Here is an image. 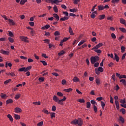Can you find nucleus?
<instances>
[{
  "label": "nucleus",
  "instance_id": "nucleus-48",
  "mask_svg": "<svg viewBox=\"0 0 126 126\" xmlns=\"http://www.w3.org/2000/svg\"><path fill=\"white\" fill-rule=\"evenodd\" d=\"M120 1V0H112L111 2L112 3H118Z\"/></svg>",
  "mask_w": 126,
  "mask_h": 126
},
{
  "label": "nucleus",
  "instance_id": "nucleus-53",
  "mask_svg": "<svg viewBox=\"0 0 126 126\" xmlns=\"http://www.w3.org/2000/svg\"><path fill=\"white\" fill-rule=\"evenodd\" d=\"M94 71L97 75H99V74H100V72L98 69L95 68Z\"/></svg>",
  "mask_w": 126,
  "mask_h": 126
},
{
  "label": "nucleus",
  "instance_id": "nucleus-56",
  "mask_svg": "<svg viewBox=\"0 0 126 126\" xmlns=\"http://www.w3.org/2000/svg\"><path fill=\"white\" fill-rule=\"evenodd\" d=\"M56 110H57V107H56V106L53 105L52 107V112H55Z\"/></svg>",
  "mask_w": 126,
  "mask_h": 126
},
{
  "label": "nucleus",
  "instance_id": "nucleus-45",
  "mask_svg": "<svg viewBox=\"0 0 126 126\" xmlns=\"http://www.w3.org/2000/svg\"><path fill=\"white\" fill-rule=\"evenodd\" d=\"M20 96H21L20 94H15V99L16 100L19 99V98H20Z\"/></svg>",
  "mask_w": 126,
  "mask_h": 126
},
{
  "label": "nucleus",
  "instance_id": "nucleus-32",
  "mask_svg": "<svg viewBox=\"0 0 126 126\" xmlns=\"http://www.w3.org/2000/svg\"><path fill=\"white\" fill-rule=\"evenodd\" d=\"M119 30L121 32H123V33H126V30L125 28H119Z\"/></svg>",
  "mask_w": 126,
  "mask_h": 126
},
{
  "label": "nucleus",
  "instance_id": "nucleus-12",
  "mask_svg": "<svg viewBox=\"0 0 126 126\" xmlns=\"http://www.w3.org/2000/svg\"><path fill=\"white\" fill-rule=\"evenodd\" d=\"M18 71H20L22 72V71H24L25 72H27V69H26V67H23L22 68H20L19 69Z\"/></svg>",
  "mask_w": 126,
  "mask_h": 126
},
{
  "label": "nucleus",
  "instance_id": "nucleus-60",
  "mask_svg": "<svg viewBox=\"0 0 126 126\" xmlns=\"http://www.w3.org/2000/svg\"><path fill=\"white\" fill-rule=\"evenodd\" d=\"M108 66L109 67H113V66H114V63L111 62L110 63H109L108 64Z\"/></svg>",
  "mask_w": 126,
  "mask_h": 126
},
{
  "label": "nucleus",
  "instance_id": "nucleus-40",
  "mask_svg": "<svg viewBox=\"0 0 126 126\" xmlns=\"http://www.w3.org/2000/svg\"><path fill=\"white\" fill-rule=\"evenodd\" d=\"M57 94V95L59 96L60 97H63V94L62 92H58Z\"/></svg>",
  "mask_w": 126,
  "mask_h": 126
},
{
  "label": "nucleus",
  "instance_id": "nucleus-26",
  "mask_svg": "<svg viewBox=\"0 0 126 126\" xmlns=\"http://www.w3.org/2000/svg\"><path fill=\"white\" fill-rule=\"evenodd\" d=\"M53 10L55 11L56 13L59 12V10L58 9V7L57 5H54L53 7Z\"/></svg>",
  "mask_w": 126,
  "mask_h": 126
},
{
  "label": "nucleus",
  "instance_id": "nucleus-8",
  "mask_svg": "<svg viewBox=\"0 0 126 126\" xmlns=\"http://www.w3.org/2000/svg\"><path fill=\"white\" fill-rule=\"evenodd\" d=\"M15 112L17 113L18 114L19 113H21L22 112V109L19 107H16L15 108Z\"/></svg>",
  "mask_w": 126,
  "mask_h": 126
},
{
  "label": "nucleus",
  "instance_id": "nucleus-5",
  "mask_svg": "<svg viewBox=\"0 0 126 126\" xmlns=\"http://www.w3.org/2000/svg\"><path fill=\"white\" fill-rule=\"evenodd\" d=\"M101 47H103V43L97 44L96 46H94L92 50H98L99 48H101Z\"/></svg>",
  "mask_w": 126,
  "mask_h": 126
},
{
  "label": "nucleus",
  "instance_id": "nucleus-64",
  "mask_svg": "<svg viewBox=\"0 0 126 126\" xmlns=\"http://www.w3.org/2000/svg\"><path fill=\"white\" fill-rule=\"evenodd\" d=\"M63 14L66 16V17H68V12L66 11H63Z\"/></svg>",
  "mask_w": 126,
  "mask_h": 126
},
{
  "label": "nucleus",
  "instance_id": "nucleus-19",
  "mask_svg": "<svg viewBox=\"0 0 126 126\" xmlns=\"http://www.w3.org/2000/svg\"><path fill=\"white\" fill-rule=\"evenodd\" d=\"M95 83H96L97 85H100V84H101V80L100 78H97L95 79Z\"/></svg>",
  "mask_w": 126,
  "mask_h": 126
},
{
  "label": "nucleus",
  "instance_id": "nucleus-39",
  "mask_svg": "<svg viewBox=\"0 0 126 126\" xmlns=\"http://www.w3.org/2000/svg\"><path fill=\"white\" fill-rule=\"evenodd\" d=\"M8 41L10 43H13L14 42V39L12 37H8Z\"/></svg>",
  "mask_w": 126,
  "mask_h": 126
},
{
  "label": "nucleus",
  "instance_id": "nucleus-31",
  "mask_svg": "<svg viewBox=\"0 0 126 126\" xmlns=\"http://www.w3.org/2000/svg\"><path fill=\"white\" fill-rule=\"evenodd\" d=\"M120 82H121V83H123V84L125 86H126V80L125 79H121L120 81Z\"/></svg>",
  "mask_w": 126,
  "mask_h": 126
},
{
  "label": "nucleus",
  "instance_id": "nucleus-30",
  "mask_svg": "<svg viewBox=\"0 0 126 126\" xmlns=\"http://www.w3.org/2000/svg\"><path fill=\"white\" fill-rule=\"evenodd\" d=\"M101 103V106L102 107V108L103 110H104V108H105V106H106V104H105V102H103V101H100Z\"/></svg>",
  "mask_w": 126,
  "mask_h": 126
},
{
  "label": "nucleus",
  "instance_id": "nucleus-10",
  "mask_svg": "<svg viewBox=\"0 0 126 126\" xmlns=\"http://www.w3.org/2000/svg\"><path fill=\"white\" fill-rule=\"evenodd\" d=\"M69 19V17H66L65 16L61 18L60 19V21H65L66 20H68Z\"/></svg>",
  "mask_w": 126,
  "mask_h": 126
},
{
  "label": "nucleus",
  "instance_id": "nucleus-6",
  "mask_svg": "<svg viewBox=\"0 0 126 126\" xmlns=\"http://www.w3.org/2000/svg\"><path fill=\"white\" fill-rule=\"evenodd\" d=\"M66 100V97L64 96L63 98L62 99H58V101H57L58 104H60V105H63V102H64Z\"/></svg>",
  "mask_w": 126,
  "mask_h": 126
},
{
  "label": "nucleus",
  "instance_id": "nucleus-25",
  "mask_svg": "<svg viewBox=\"0 0 126 126\" xmlns=\"http://www.w3.org/2000/svg\"><path fill=\"white\" fill-rule=\"evenodd\" d=\"M8 20L9 22H10L11 25H15V23L13 21V20L9 19Z\"/></svg>",
  "mask_w": 126,
  "mask_h": 126
},
{
  "label": "nucleus",
  "instance_id": "nucleus-3",
  "mask_svg": "<svg viewBox=\"0 0 126 126\" xmlns=\"http://www.w3.org/2000/svg\"><path fill=\"white\" fill-rule=\"evenodd\" d=\"M114 99L115 100V102L116 109H117L118 110H120V104H119V101L117 100H118V99H119V97L118 96H115Z\"/></svg>",
  "mask_w": 126,
  "mask_h": 126
},
{
  "label": "nucleus",
  "instance_id": "nucleus-47",
  "mask_svg": "<svg viewBox=\"0 0 126 126\" xmlns=\"http://www.w3.org/2000/svg\"><path fill=\"white\" fill-rule=\"evenodd\" d=\"M78 102H79V103H85V100H84V99L80 98L78 99Z\"/></svg>",
  "mask_w": 126,
  "mask_h": 126
},
{
  "label": "nucleus",
  "instance_id": "nucleus-11",
  "mask_svg": "<svg viewBox=\"0 0 126 126\" xmlns=\"http://www.w3.org/2000/svg\"><path fill=\"white\" fill-rule=\"evenodd\" d=\"M50 25H46L45 26H43V27H41V29L42 30H47V29H49V28H50Z\"/></svg>",
  "mask_w": 126,
  "mask_h": 126
},
{
  "label": "nucleus",
  "instance_id": "nucleus-43",
  "mask_svg": "<svg viewBox=\"0 0 126 126\" xmlns=\"http://www.w3.org/2000/svg\"><path fill=\"white\" fill-rule=\"evenodd\" d=\"M54 35L55 36H60V35H61V33H60V32L59 31H56L54 32Z\"/></svg>",
  "mask_w": 126,
  "mask_h": 126
},
{
  "label": "nucleus",
  "instance_id": "nucleus-4",
  "mask_svg": "<svg viewBox=\"0 0 126 126\" xmlns=\"http://www.w3.org/2000/svg\"><path fill=\"white\" fill-rule=\"evenodd\" d=\"M19 38L23 42H24L25 43H29L28 37H27V36H20Z\"/></svg>",
  "mask_w": 126,
  "mask_h": 126
},
{
  "label": "nucleus",
  "instance_id": "nucleus-18",
  "mask_svg": "<svg viewBox=\"0 0 126 126\" xmlns=\"http://www.w3.org/2000/svg\"><path fill=\"white\" fill-rule=\"evenodd\" d=\"M119 121L122 123V124H124L125 123V118H124L122 116L119 117Z\"/></svg>",
  "mask_w": 126,
  "mask_h": 126
},
{
  "label": "nucleus",
  "instance_id": "nucleus-58",
  "mask_svg": "<svg viewBox=\"0 0 126 126\" xmlns=\"http://www.w3.org/2000/svg\"><path fill=\"white\" fill-rule=\"evenodd\" d=\"M125 51H126V47H125V46H122L121 47L122 53H125Z\"/></svg>",
  "mask_w": 126,
  "mask_h": 126
},
{
  "label": "nucleus",
  "instance_id": "nucleus-24",
  "mask_svg": "<svg viewBox=\"0 0 126 126\" xmlns=\"http://www.w3.org/2000/svg\"><path fill=\"white\" fill-rule=\"evenodd\" d=\"M53 100L55 101V102H58L59 101V97L57 96V95H54Z\"/></svg>",
  "mask_w": 126,
  "mask_h": 126
},
{
  "label": "nucleus",
  "instance_id": "nucleus-63",
  "mask_svg": "<svg viewBox=\"0 0 126 126\" xmlns=\"http://www.w3.org/2000/svg\"><path fill=\"white\" fill-rule=\"evenodd\" d=\"M122 78H126V75H120V79H122Z\"/></svg>",
  "mask_w": 126,
  "mask_h": 126
},
{
  "label": "nucleus",
  "instance_id": "nucleus-38",
  "mask_svg": "<svg viewBox=\"0 0 126 126\" xmlns=\"http://www.w3.org/2000/svg\"><path fill=\"white\" fill-rule=\"evenodd\" d=\"M91 107V103H90V102L88 101L87 102V109H90Z\"/></svg>",
  "mask_w": 126,
  "mask_h": 126
},
{
  "label": "nucleus",
  "instance_id": "nucleus-55",
  "mask_svg": "<svg viewBox=\"0 0 126 126\" xmlns=\"http://www.w3.org/2000/svg\"><path fill=\"white\" fill-rule=\"evenodd\" d=\"M59 0H53V3L57 4V5H59Z\"/></svg>",
  "mask_w": 126,
  "mask_h": 126
},
{
  "label": "nucleus",
  "instance_id": "nucleus-17",
  "mask_svg": "<svg viewBox=\"0 0 126 126\" xmlns=\"http://www.w3.org/2000/svg\"><path fill=\"white\" fill-rule=\"evenodd\" d=\"M7 117L8 119H9V121H10V122H13V118H12V116H11V115L8 114L7 115Z\"/></svg>",
  "mask_w": 126,
  "mask_h": 126
},
{
  "label": "nucleus",
  "instance_id": "nucleus-7",
  "mask_svg": "<svg viewBox=\"0 0 126 126\" xmlns=\"http://www.w3.org/2000/svg\"><path fill=\"white\" fill-rule=\"evenodd\" d=\"M0 54H2V55H9V51H5L3 49H1L0 51Z\"/></svg>",
  "mask_w": 126,
  "mask_h": 126
},
{
  "label": "nucleus",
  "instance_id": "nucleus-2",
  "mask_svg": "<svg viewBox=\"0 0 126 126\" xmlns=\"http://www.w3.org/2000/svg\"><path fill=\"white\" fill-rule=\"evenodd\" d=\"M98 61H99V57L98 56H92L91 57V63L92 64H94V63H97Z\"/></svg>",
  "mask_w": 126,
  "mask_h": 126
},
{
  "label": "nucleus",
  "instance_id": "nucleus-59",
  "mask_svg": "<svg viewBox=\"0 0 126 126\" xmlns=\"http://www.w3.org/2000/svg\"><path fill=\"white\" fill-rule=\"evenodd\" d=\"M107 57H110V58H111V59H113V60L114 59V55H113V53H111L110 54H108Z\"/></svg>",
  "mask_w": 126,
  "mask_h": 126
},
{
  "label": "nucleus",
  "instance_id": "nucleus-41",
  "mask_svg": "<svg viewBox=\"0 0 126 126\" xmlns=\"http://www.w3.org/2000/svg\"><path fill=\"white\" fill-rule=\"evenodd\" d=\"M9 75H10V76H12L13 77L14 76H16V75L15 74V73H14V72H11L9 73Z\"/></svg>",
  "mask_w": 126,
  "mask_h": 126
},
{
  "label": "nucleus",
  "instance_id": "nucleus-61",
  "mask_svg": "<svg viewBox=\"0 0 126 126\" xmlns=\"http://www.w3.org/2000/svg\"><path fill=\"white\" fill-rule=\"evenodd\" d=\"M33 105H41V102L40 101H36L33 102Z\"/></svg>",
  "mask_w": 126,
  "mask_h": 126
},
{
  "label": "nucleus",
  "instance_id": "nucleus-33",
  "mask_svg": "<svg viewBox=\"0 0 126 126\" xmlns=\"http://www.w3.org/2000/svg\"><path fill=\"white\" fill-rule=\"evenodd\" d=\"M85 42H86V40H81L78 44V46H81V45H83V44H84V43H85Z\"/></svg>",
  "mask_w": 126,
  "mask_h": 126
},
{
  "label": "nucleus",
  "instance_id": "nucleus-46",
  "mask_svg": "<svg viewBox=\"0 0 126 126\" xmlns=\"http://www.w3.org/2000/svg\"><path fill=\"white\" fill-rule=\"evenodd\" d=\"M14 117L16 120H20V116H19L17 114H14Z\"/></svg>",
  "mask_w": 126,
  "mask_h": 126
},
{
  "label": "nucleus",
  "instance_id": "nucleus-22",
  "mask_svg": "<svg viewBox=\"0 0 126 126\" xmlns=\"http://www.w3.org/2000/svg\"><path fill=\"white\" fill-rule=\"evenodd\" d=\"M69 32L71 35H74V33H73V31H72V29H71V27H69Z\"/></svg>",
  "mask_w": 126,
  "mask_h": 126
},
{
  "label": "nucleus",
  "instance_id": "nucleus-29",
  "mask_svg": "<svg viewBox=\"0 0 126 126\" xmlns=\"http://www.w3.org/2000/svg\"><path fill=\"white\" fill-rule=\"evenodd\" d=\"M50 117H51V119H53V118H56V113L51 112L50 113Z\"/></svg>",
  "mask_w": 126,
  "mask_h": 126
},
{
  "label": "nucleus",
  "instance_id": "nucleus-51",
  "mask_svg": "<svg viewBox=\"0 0 126 126\" xmlns=\"http://www.w3.org/2000/svg\"><path fill=\"white\" fill-rule=\"evenodd\" d=\"M120 103H121V104H125L126 103V99L125 98H124L123 99H121L120 100Z\"/></svg>",
  "mask_w": 126,
  "mask_h": 126
},
{
  "label": "nucleus",
  "instance_id": "nucleus-62",
  "mask_svg": "<svg viewBox=\"0 0 126 126\" xmlns=\"http://www.w3.org/2000/svg\"><path fill=\"white\" fill-rule=\"evenodd\" d=\"M91 104H93L94 105H97V102L95 101L94 100H91Z\"/></svg>",
  "mask_w": 126,
  "mask_h": 126
},
{
  "label": "nucleus",
  "instance_id": "nucleus-16",
  "mask_svg": "<svg viewBox=\"0 0 126 126\" xmlns=\"http://www.w3.org/2000/svg\"><path fill=\"white\" fill-rule=\"evenodd\" d=\"M54 17H55V18H56V20H57V21H59L60 20V16H59V15L56 13H54L53 14Z\"/></svg>",
  "mask_w": 126,
  "mask_h": 126
},
{
  "label": "nucleus",
  "instance_id": "nucleus-36",
  "mask_svg": "<svg viewBox=\"0 0 126 126\" xmlns=\"http://www.w3.org/2000/svg\"><path fill=\"white\" fill-rule=\"evenodd\" d=\"M11 81V79H8V80H6V81H5L4 82V84L5 85H6V84H8V83H9V82H10Z\"/></svg>",
  "mask_w": 126,
  "mask_h": 126
},
{
  "label": "nucleus",
  "instance_id": "nucleus-20",
  "mask_svg": "<svg viewBox=\"0 0 126 126\" xmlns=\"http://www.w3.org/2000/svg\"><path fill=\"white\" fill-rule=\"evenodd\" d=\"M73 81L74 82H79V78H78L77 77L75 76L74 77V78L73 79Z\"/></svg>",
  "mask_w": 126,
  "mask_h": 126
},
{
  "label": "nucleus",
  "instance_id": "nucleus-27",
  "mask_svg": "<svg viewBox=\"0 0 126 126\" xmlns=\"http://www.w3.org/2000/svg\"><path fill=\"white\" fill-rule=\"evenodd\" d=\"M63 91H64L65 92H67L68 93H69V92H71V91H72V89L69 88V89H64Z\"/></svg>",
  "mask_w": 126,
  "mask_h": 126
},
{
  "label": "nucleus",
  "instance_id": "nucleus-23",
  "mask_svg": "<svg viewBox=\"0 0 126 126\" xmlns=\"http://www.w3.org/2000/svg\"><path fill=\"white\" fill-rule=\"evenodd\" d=\"M105 17H106V16L104 14L99 15L98 17V19L99 20H102V19H104Z\"/></svg>",
  "mask_w": 126,
  "mask_h": 126
},
{
  "label": "nucleus",
  "instance_id": "nucleus-44",
  "mask_svg": "<svg viewBox=\"0 0 126 126\" xmlns=\"http://www.w3.org/2000/svg\"><path fill=\"white\" fill-rule=\"evenodd\" d=\"M63 54H64V51L62 50V51H61L60 52H59L58 53V56L61 57V56H63Z\"/></svg>",
  "mask_w": 126,
  "mask_h": 126
},
{
  "label": "nucleus",
  "instance_id": "nucleus-15",
  "mask_svg": "<svg viewBox=\"0 0 126 126\" xmlns=\"http://www.w3.org/2000/svg\"><path fill=\"white\" fill-rule=\"evenodd\" d=\"M12 103H13V100H12V99H11V98H9L6 101V105H8V104H11Z\"/></svg>",
  "mask_w": 126,
  "mask_h": 126
},
{
  "label": "nucleus",
  "instance_id": "nucleus-1",
  "mask_svg": "<svg viewBox=\"0 0 126 126\" xmlns=\"http://www.w3.org/2000/svg\"><path fill=\"white\" fill-rule=\"evenodd\" d=\"M71 124L72 125H78V126H81L83 125V121L80 119H75L71 122Z\"/></svg>",
  "mask_w": 126,
  "mask_h": 126
},
{
  "label": "nucleus",
  "instance_id": "nucleus-28",
  "mask_svg": "<svg viewBox=\"0 0 126 126\" xmlns=\"http://www.w3.org/2000/svg\"><path fill=\"white\" fill-rule=\"evenodd\" d=\"M78 11V9L77 8H73V9H70L69 11L70 12H76Z\"/></svg>",
  "mask_w": 126,
  "mask_h": 126
},
{
  "label": "nucleus",
  "instance_id": "nucleus-13",
  "mask_svg": "<svg viewBox=\"0 0 126 126\" xmlns=\"http://www.w3.org/2000/svg\"><path fill=\"white\" fill-rule=\"evenodd\" d=\"M120 21L121 24H124V25H125V26H126V20L124 19V18H120Z\"/></svg>",
  "mask_w": 126,
  "mask_h": 126
},
{
  "label": "nucleus",
  "instance_id": "nucleus-52",
  "mask_svg": "<svg viewBox=\"0 0 126 126\" xmlns=\"http://www.w3.org/2000/svg\"><path fill=\"white\" fill-rule=\"evenodd\" d=\"M94 113H97L98 111L97 109V106H96L95 105H94Z\"/></svg>",
  "mask_w": 126,
  "mask_h": 126
},
{
  "label": "nucleus",
  "instance_id": "nucleus-21",
  "mask_svg": "<svg viewBox=\"0 0 126 126\" xmlns=\"http://www.w3.org/2000/svg\"><path fill=\"white\" fill-rule=\"evenodd\" d=\"M99 11L101 10H104V6L103 5H99L98 6Z\"/></svg>",
  "mask_w": 126,
  "mask_h": 126
},
{
  "label": "nucleus",
  "instance_id": "nucleus-37",
  "mask_svg": "<svg viewBox=\"0 0 126 126\" xmlns=\"http://www.w3.org/2000/svg\"><path fill=\"white\" fill-rule=\"evenodd\" d=\"M74 4H78V2H80V0H73Z\"/></svg>",
  "mask_w": 126,
  "mask_h": 126
},
{
  "label": "nucleus",
  "instance_id": "nucleus-9",
  "mask_svg": "<svg viewBox=\"0 0 126 126\" xmlns=\"http://www.w3.org/2000/svg\"><path fill=\"white\" fill-rule=\"evenodd\" d=\"M114 58H113V60L116 61V62H119L120 61V57L118 56V55L116 53L114 54Z\"/></svg>",
  "mask_w": 126,
  "mask_h": 126
},
{
  "label": "nucleus",
  "instance_id": "nucleus-54",
  "mask_svg": "<svg viewBox=\"0 0 126 126\" xmlns=\"http://www.w3.org/2000/svg\"><path fill=\"white\" fill-rule=\"evenodd\" d=\"M44 124V122L41 121L37 124V126H43V124Z\"/></svg>",
  "mask_w": 126,
  "mask_h": 126
},
{
  "label": "nucleus",
  "instance_id": "nucleus-14",
  "mask_svg": "<svg viewBox=\"0 0 126 126\" xmlns=\"http://www.w3.org/2000/svg\"><path fill=\"white\" fill-rule=\"evenodd\" d=\"M0 96L2 99H5V98H7V95L3 93H1Z\"/></svg>",
  "mask_w": 126,
  "mask_h": 126
},
{
  "label": "nucleus",
  "instance_id": "nucleus-50",
  "mask_svg": "<svg viewBox=\"0 0 126 126\" xmlns=\"http://www.w3.org/2000/svg\"><path fill=\"white\" fill-rule=\"evenodd\" d=\"M46 2H47L48 3H51L53 4L54 0H45Z\"/></svg>",
  "mask_w": 126,
  "mask_h": 126
},
{
  "label": "nucleus",
  "instance_id": "nucleus-57",
  "mask_svg": "<svg viewBox=\"0 0 126 126\" xmlns=\"http://www.w3.org/2000/svg\"><path fill=\"white\" fill-rule=\"evenodd\" d=\"M42 112L44 113V114H46V115H49V111H48V110L43 109L42 110Z\"/></svg>",
  "mask_w": 126,
  "mask_h": 126
},
{
  "label": "nucleus",
  "instance_id": "nucleus-34",
  "mask_svg": "<svg viewBox=\"0 0 126 126\" xmlns=\"http://www.w3.org/2000/svg\"><path fill=\"white\" fill-rule=\"evenodd\" d=\"M95 53L97 54H101L102 53V51L100 49H94Z\"/></svg>",
  "mask_w": 126,
  "mask_h": 126
},
{
  "label": "nucleus",
  "instance_id": "nucleus-35",
  "mask_svg": "<svg viewBox=\"0 0 126 126\" xmlns=\"http://www.w3.org/2000/svg\"><path fill=\"white\" fill-rule=\"evenodd\" d=\"M25 2H27V0H21L20 3L23 5V4H25Z\"/></svg>",
  "mask_w": 126,
  "mask_h": 126
},
{
  "label": "nucleus",
  "instance_id": "nucleus-42",
  "mask_svg": "<svg viewBox=\"0 0 126 126\" xmlns=\"http://www.w3.org/2000/svg\"><path fill=\"white\" fill-rule=\"evenodd\" d=\"M97 69L99 71V72H103L104 71V68L102 67H98Z\"/></svg>",
  "mask_w": 126,
  "mask_h": 126
},
{
  "label": "nucleus",
  "instance_id": "nucleus-49",
  "mask_svg": "<svg viewBox=\"0 0 126 126\" xmlns=\"http://www.w3.org/2000/svg\"><path fill=\"white\" fill-rule=\"evenodd\" d=\"M40 63H42L43 65H48V63L45 61H40Z\"/></svg>",
  "mask_w": 126,
  "mask_h": 126
}]
</instances>
